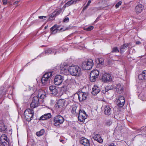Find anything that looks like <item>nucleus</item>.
<instances>
[{
	"label": "nucleus",
	"instance_id": "1",
	"mask_svg": "<svg viewBox=\"0 0 146 146\" xmlns=\"http://www.w3.org/2000/svg\"><path fill=\"white\" fill-rule=\"evenodd\" d=\"M38 97H33L32 102L30 104L31 107L32 108H34L38 106V98L43 99L46 97V93L45 92L42 90H40L38 91Z\"/></svg>",
	"mask_w": 146,
	"mask_h": 146
},
{
	"label": "nucleus",
	"instance_id": "2",
	"mask_svg": "<svg viewBox=\"0 0 146 146\" xmlns=\"http://www.w3.org/2000/svg\"><path fill=\"white\" fill-rule=\"evenodd\" d=\"M68 65L67 64H61L60 67V72L66 75L68 72L70 75L73 76V66L72 65L69 66L68 69Z\"/></svg>",
	"mask_w": 146,
	"mask_h": 146
},
{
	"label": "nucleus",
	"instance_id": "3",
	"mask_svg": "<svg viewBox=\"0 0 146 146\" xmlns=\"http://www.w3.org/2000/svg\"><path fill=\"white\" fill-rule=\"evenodd\" d=\"M63 50L64 51H66L67 50V48L64 49L63 48H60L59 49H56L55 48H47L44 50V53L46 55H49L50 54H56L57 53L60 52L62 50Z\"/></svg>",
	"mask_w": 146,
	"mask_h": 146
},
{
	"label": "nucleus",
	"instance_id": "4",
	"mask_svg": "<svg viewBox=\"0 0 146 146\" xmlns=\"http://www.w3.org/2000/svg\"><path fill=\"white\" fill-rule=\"evenodd\" d=\"M94 64L93 60L92 59L88 60L87 61L83 62L81 65L83 69L85 70H89L92 68Z\"/></svg>",
	"mask_w": 146,
	"mask_h": 146
},
{
	"label": "nucleus",
	"instance_id": "5",
	"mask_svg": "<svg viewBox=\"0 0 146 146\" xmlns=\"http://www.w3.org/2000/svg\"><path fill=\"white\" fill-rule=\"evenodd\" d=\"M52 76L51 72H46L43 75L41 80L42 83L44 85H46L50 82V79Z\"/></svg>",
	"mask_w": 146,
	"mask_h": 146
},
{
	"label": "nucleus",
	"instance_id": "6",
	"mask_svg": "<svg viewBox=\"0 0 146 146\" xmlns=\"http://www.w3.org/2000/svg\"><path fill=\"white\" fill-rule=\"evenodd\" d=\"M34 114L33 110L30 109H26L24 112V115L25 116L27 120L28 121H30L31 120Z\"/></svg>",
	"mask_w": 146,
	"mask_h": 146
},
{
	"label": "nucleus",
	"instance_id": "7",
	"mask_svg": "<svg viewBox=\"0 0 146 146\" xmlns=\"http://www.w3.org/2000/svg\"><path fill=\"white\" fill-rule=\"evenodd\" d=\"M99 71L97 70H94L92 71L90 73V79L92 82H95L96 79L98 78L99 74Z\"/></svg>",
	"mask_w": 146,
	"mask_h": 146
},
{
	"label": "nucleus",
	"instance_id": "8",
	"mask_svg": "<svg viewBox=\"0 0 146 146\" xmlns=\"http://www.w3.org/2000/svg\"><path fill=\"white\" fill-rule=\"evenodd\" d=\"M64 118L61 115H57L54 117V125L56 126H59L64 121Z\"/></svg>",
	"mask_w": 146,
	"mask_h": 146
},
{
	"label": "nucleus",
	"instance_id": "9",
	"mask_svg": "<svg viewBox=\"0 0 146 146\" xmlns=\"http://www.w3.org/2000/svg\"><path fill=\"white\" fill-rule=\"evenodd\" d=\"M82 74L80 68L78 65H74V76L78 79Z\"/></svg>",
	"mask_w": 146,
	"mask_h": 146
},
{
	"label": "nucleus",
	"instance_id": "10",
	"mask_svg": "<svg viewBox=\"0 0 146 146\" xmlns=\"http://www.w3.org/2000/svg\"><path fill=\"white\" fill-rule=\"evenodd\" d=\"M87 117V115L84 110H80L78 117V120L81 122H84Z\"/></svg>",
	"mask_w": 146,
	"mask_h": 146
},
{
	"label": "nucleus",
	"instance_id": "11",
	"mask_svg": "<svg viewBox=\"0 0 146 146\" xmlns=\"http://www.w3.org/2000/svg\"><path fill=\"white\" fill-rule=\"evenodd\" d=\"M63 80L64 77L63 76L60 75H57L55 77L54 83L55 85H59L62 84Z\"/></svg>",
	"mask_w": 146,
	"mask_h": 146
},
{
	"label": "nucleus",
	"instance_id": "12",
	"mask_svg": "<svg viewBox=\"0 0 146 146\" xmlns=\"http://www.w3.org/2000/svg\"><path fill=\"white\" fill-rule=\"evenodd\" d=\"M125 103L124 98L122 96H120L116 99V104L119 107L123 106Z\"/></svg>",
	"mask_w": 146,
	"mask_h": 146
},
{
	"label": "nucleus",
	"instance_id": "13",
	"mask_svg": "<svg viewBox=\"0 0 146 146\" xmlns=\"http://www.w3.org/2000/svg\"><path fill=\"white\" fill-rule=\"evenodd\" d=\"M104 111L105 115L109 116L112 113V107L109 105H106L104 106Z\"/></svg>",
	"mask_w": 146,
	"mask_h": 146
},
{
	"label": "nucleus",
	"instance_id": "14",
	"mask_svg": "<svg viewBox=\"0 0 146 146\" xmlns=\"http://www.w3.org/2000/svg\"><path fill=\"white\" fill-rule=\"evenodd\" d=\"M103 81L105 82H111L112 79L111 75L109 74H105L102 75V78Z\"/></svg>",
	"mask_w": 146,
	"mask_h": 146
},
{
	"label": "nucleus",
	"instance_id": "15",
	"mask_svg": "<svg viewBox=\"0 0 146 146\" xmlns=\"http://www.w3.org/2000/svg\"><path fill=\"white\" fill-rule=\"evenodd\" d=\"M58 28L59 27L56 24L54 25L50 28V31H51V34H55L57 32L58 30L61 31L63 29V28H61L59 30Z\"/></svg>",
	"mask_w": 146,
	"mask_h": 146
},
{
	"label": "nucleus",
	"instance_id": "16",
	"mask_svg": "<svg viewBox=\"0 0 146 146\" xmlns=\"http://www.w3.org/2000/svg\"><path fill=\"white\" fill-rule=\"evenodd\" d=\"M88 96L87 93L86 92H80L79 95V100L80 102H82L83 101L86 100Z\"/></svg>",
	"mask_w": 146,
	"mask_h": 146
},
{
	"label": "nucleus",
	"instance_id": "17",
	"mask_svg": "<svg viewBox=\"0 0 146 146\" xmlns=\"http://www.w3.org/2000/svg\"><path fill=\"white\" fill-rule=\"evenodd\" d=\"M80 142V143L84 146H90V145L89 140L85 137H82Z\"/></svg>",
	"mask_w": 146,
	"mask_h": 146
},
{
	"label": "nucleus",
	"instance_id": "18",
	"mask_svg": "<svg viewBox=\"0 0 146 146\" xmlns=\"http://www.w3.org/2000/svg\"><path fill=\"white\" fill-rule=\"evenodd\" d=\"M100 91V88L96 85H94L92 88V94L94 96L96 95Z\"/></svg>",
	"mask_w": 146,
	"mask_h": 146
},
{
	"label": "nucleus",
	"instance_id": "19",
	"mask_svg": "<svg viewBox=\"0 0 146 146\" xmlns=\"http://www.w3.org/2000/svg\"><path fill=\"white\" fill-rule=\"evenodd\" d=\"M50 92L54 95H56L58 93V90L54 86H50L49 87Z\"/></svg>",
	"mask_w": 146,
	"mask_h": 146
},
{
	"label": "nucleus",
	"instance_id": "20",
	"mask_svg": "<svg viewBox=\"0 0 146 146\" xmlns=\"http://www.w3.org/2000/svg\"><path fill=\"white\" fill-rule=\"evenodd\" d=\"M116 92L119 94H121L123 91V86L120 84H117L115 86Z\"/></svg>",
	"mask_w": 146,
	"mask_h": 146
},
{
	"label": "nucleus",
	"instance_id": "21",
	"mask_svg": "<svg viewBox=\"0 0 146 146\" xmlns=\"http://www.w3.org/2000/svg\"><path fill=\"white\" fill-rule=\"evenodd\" d=\"M143 8V6L141 4L137 5L135 8V11L137 14L141 13Z\"/></svg>",
	"mask_w": 146,
	"mask_h": 146
},
{
	"label": "nucleus",
	"instance_id": "22",
	"mask_svg": "<svg viewBox=\"0 0 146 146\" xmlns=\"http://www.w3.org/2000/svg\"><path fill=\"white\" fill-rule=\"evenodd\" d=\"M51 115L50 113H46L41 116L39 119V120H45L49 119Z\"/></svg>",
	"mask_w": 146,
	"mask_h": 146
},
{
	"label": "nucleus",
	"instance_id": "23",
	"mask_svg": "<svg viewBox=\"0 0 146 146\" xmlns=\"http://www.w3.org/2000/svg\"><path fill=\"white\" fill-rule=\"evenodd\" d=\"M138 78L139 80H146V70L143 71L141 74H139Z\"/></svg>",
	"mask_w": 146,
	"mask_h": 146
},
{
	"label": "nucleus",
	"instance_id": "24",
	"mask_svg": "<svg viewBox=\"0 0 146 146\" xmlns=\"http://www.w3.org/2000/svg\"><path fill=\"white\" fill-rule=\"evenodd\" d=\"M62 12V9H56L51 14L50 17L53 18L60 14Z\"/></svg>",
	"mask_w": 146,
	"mask_h": 146
},
{
	"label": "nucleus",
	"instance_id": "25",
	"mask_svg": "<svg viewBox=\"0 0 146 146\" xmlns=\"http://www.w3.org/2000/svg\"><path fill=\"white\" fill-rule=\"evenodd\" d=\"M65 101L64 100H60L57 102V104L59 108H61L64 105Z\"/></svg>",
	"mask_w": 146,
	"mask_h": 146
},
{
	"label": "nucleus",
	"instance_id": "26",
	"mask_svg": "<svg viewBox=\"0 0 146 146\" xmlns=\"http://www.w3.org/2000/svg\"><path fill=\"white\" fill-rule=\"evenodd\" d=\"M7 129L6 127L5 126L2 121H0V131H5Z\"/></svg>",
	"mask_w": 146,
	"mask_h": 146
},
{
	"label": "nucleus",
	"instance_id": "27",
	"mask_svg": "<svg viewBox=\"0 0 146 146\" xmlns=\"http://www.w3.org/2000/svg\"><path fill=\"white\" fill-rule=\"evenodd\" d=\"M128 46L127 44H125L121 46L120 52L121 53H123L126 50Z\"/></svg>",
	"mask_w": 146,
	"mask_h": 146
},
{
	"label": "nucleus",
	"instance_id": "28",
	"mask_svg": "<svg viewBox=\"0 0 146 146\" xmlns=\"http://www.w3.org/2000/svg\"><path fill=\"white\" fill-rule=\"evenodd\" d=\"M44 132V131L43 129H42L39 131L37 132L36 133V135L38 136H40L43 135Z\"/></svg>",
	"mask_w": 146,
	"mask_h": 146
},
{
	"label": "nucleus",
	"instance_id": "29",
	"mask_svg": "<svg viewBox=\"0 0 146 146\" xmlns=\"http://www.w3.org/2000/svg\"><path fill=\"white\" fill-rule=\"evenodd\" d=\"M73 3V0H71V1H68L64 5V7H68L72 4Z\"/></svg>",
	"mask_w": 146,
	"mask_h": 146
},
{
	"label": "nucleus",
	"instance_id": "30",
	"mask_svg": "<svg viewBox=\"0 0 146 146\" xmlns=\"http://www.w3.org/2000/svg\"><path fill=\"white\" fill-rule=\"evenodd\" d=\"M119 50L117 47H115L112 48V52H118Z\"/></svg>",
	"mask_w": 146,
	"mask_h": 146
},
{
	"label": "nucleus",
	"instance_id": "31",
	"mask_svg": "<svg viewBox=\"0 0 146 146\" xmlns=\"http://www.w3.org/2000/svg\"><path fill=\"white\" fill-rule=\"evenodd\" d=\"M69 18L68 17H65L62 21L63 23H67L69 22Z\"/></svg>",
	"mask_w": 146,
	"mask_h": 146
},
{
	"label": "nucleus",
	"instance_id": "32",
	"mask_svg": "<svg viewBox=\"0 0 146 146\" xmlns=\"http://www.w3.org/2000/svg\"><path fill=\"white\" fill-rule=\"evenodd\" d=\"M100 137H101L100 135L99 134H97L96 135H95L93 137L94 139L96 140L97 139H98L99 138H100Z\"/></svg>",
	"mask_w": 146,
	"mask_h": 146
},
{
	"label": "nucleus",
	"instance_id": "33",
	"mask_svg": "<svg viewBox=\"0 0 146 146\" xmlns=\"http://www.w3.org/2000/svg\"><path fill=\"white\" fill-rule=\"evenodd\" d=\"M5 93V91L4 90H0V98H1L4 95Z\"/></svg>",
	"mask_w": 146,
	"mask_h": 146
},
{
	"label": "nucleus",
	"instance_id": "34",
	"mask_svg": "<svg viewBox=\"0 0 146 146\" xmlns=\"http://www.w3.org/2000/svg\"><path fill=\"white\" fill-rule=\"evenodd\" d=\"M122 3V2L121 1H119L115 5V7L116 8H117L119 7V6L121 5Z\"/></svg>",
	"mask_w": 146,
	"mask_h": 146
},
{
	"label": "nucleus",
	"instance_id": "35",
	"mask_svg": "<svg viewBox=\"0 0 146 146\" xmlns=\"http://www.w3.org/2000/svg\"><path fill=\"white\" fill-rule=\"evenodd\" d=\"M80 92H78L77 93L75 94L74 95V97H75L76 98H78L79 99V94L80 93Z\"/></svg>",
	"mask_w": 146,
	"mask_h": 146
},
{
	"label": "nucleus",
	"instance_id": "36",
	"mask_svg": "<svg viewBox=\"0 0 146 146\" xmlns=\"http://www.w3.org/2000/svg\"><path fill=\"white\" fill-rule=\"evenodd\" d=\"M94 28V27L93 26H90L86 28V30L88 31H90L92 30Z\"/></svg>",
	"mask_w": 146,
	"mask_h": 146
},
{
	"label": "nucleus",
	"instance_id": "37",
	"mask_svg": "<svg viewBox=\"0 0 146 146\" xmlns=\"http://www.w3.org/2000/svg\"><path fill=\"white\" fill-rule=\"evenodd\" d=\"M96 140L100 143H102L103 141V139L101 137L98 139H97Z\"/></svg>",
	"mask_w": 146,
	"mask_h": 146
},
{
	"label": "nucleus",
	"instance_id": "38",
	"mask_svg": "<svg viewBox=\"0 0 146 146\" xmlns=\"http://www.w3.org/2000/svg\"><path fill=\"white\" fill-rule=\"evenodd\" d=\"M3 3L4 5H6L7 3H10L9 0H2Z\"/></svg>",
	"mask_w": 146,
	"mask_h": 146
},
{
	"label": "nucleus",
	"instance_id": "39",
	"mask_svg": "<svg viewBox=\"0 0 146 146\" xmlns=\"http://www.w3.org/2000/svg\"><path fill=\"white\" fill-rule=\"evenodd\" d=\"M46 18V17L45 16H39L38 17V18L40 19H43V20H45L46 19L45 18Z\"/></svg>",
	"mask_w": 146,
	"mask_h": 146
},
{
	"label": "nucleus",
	"instance_id": "40",
	"mask_svg": "<svg viewBox=\"0 0 146 146\" xmlns=\"http://www.w3.org/2000/svg\"><path fill=\"white\" fill-rule=\"evenodd\" d=\"M111 89L110 88L109 86H107L105 88V91L106 92H108L109 90H111Z\"/></svg>",
	"mask_w": 146,
	"mask_h": 146
},
{
	"label": "nucleus",
	"instance_id": "41",
	"mask_svg": "<svg viewBox=\"0 0 146 146\" xmlns=\"http://www.w3.org/2000/svg\"><path fill=\"white\" fill-rule=\"evenodd\" d=\"M142 94H139V98L141 99V100H145V99L144 98H141V97L142 96Z\"/></svg>",
	"mask_w": 146,
	"mask_h": 146
},
{
	"label": "nucleus",
	"instance_id": "42",
	"mask_svg": "<svg viewBox=\"0 0 146 146\" xmlns=\"http://www.w3.org/2000/svg\"><path fill=\"white\" fill-rule=\"evenodd\" d=\"M99 63L102 64V63L103 62V60L101 58L99 60Z\"/></svg>",
	"mask_w": 146,
	"mask_h": 146
},
{
	"label": "nucleus",
	"instance_id": "43",
	"mask_svg": "<svg viewBox=\"0 0 146 146\" xmlns=\"http://www.w3.org/2000/svg\"><path fill=\"white\" fill-rule=\"evenodd\" d=\"M91 0H89L88 1V3H87V6H89V5H90V4L91 3Z\"/></svg>",
	"mask_w": 146,
	"mask_h": 146
},
{
	"label": "nucleus",
	"instance_id": "44",
	"mask_svg": "<svg viewBox=\"0 0 146 146\" xmlns=\"http://www.w3.org/2000/svg\"><path fill=\"white\" fill-rule=\"evenodd\" d=\"M99 18H100V17H98L96 18V20L95 21V22H97L99 20Z\"/></svg>",
	"mask_w": 146,
	"mask_h": 146
},
{
	"label": "nucleus",
	"instance_id": "45",
	"mask_svg": "<svg viewBox=\"0 0 146 146\" xmlns=\"http://www.w3.org/2000/svg\"><path fill=\"white\" fill-rule=\"evenodd\" d=\"M71 29L70 27V26H69V27H67V28L66 29H63V31H64L66 30V29Z\"/></svg>",
	"mask_w": 146,
	"mask_h": 146
},
{
	"label": "nucleus",
	"instance_id": "46",
	"mask_svg": "<svg viewBox=\"0 0 146 146\" xmlns=\"http://www.w3.org/2000/svg\"><path fill=\"white\" fill-rule=\"evenodd\" d=\"M88 6H87L86 5V6L84 7L83 9V10H85L88 7Z\"/></svg>",
	"mask_w": 146,
	"mask_h": 146
},
{
	"label": "nucleus",
	"instance_id": "47",
	"mask_svg": "<svg viewBox=\"0 0 146 146\" xmlns=\"http://www.w3.org/2000/svg\"><path fill=\"white\" fill-rule=\"evenodd\" d=\"M142 131V130H141V128H140V129H137V132L138 133V132H140V131Z\"/></svg>",
	"mask_w": 146,
	"mask_h": 146
},
{
	"label": "nucleus",
	"instance_id": "48",
	"mask_svg": "<svg viewBox=\"0 0 146 146\" xmlns=\"http://www.w3.org/2000/svg\"><path fill=\"white\" fill-rule=\"evenodd\" d=\"M108 146H116V145H115L113 143H111Z\"/></svg>",
	"mask_w": 146,
	"mask_h": 146
},
{
	"label": "nucleus",
	"instance_id": "49",
	"mask_svg": "<svg viewBox=\"0 0 146 146\" xmlns=\"http://www.w3.org/2000/svg\"><path fill=\"white\" fill-rule=\"evenodd\" d=\"M44 53H41L40 55H39L38 56H39L40 57H41V56H43V55H44Z\"/></svg>",
	"mask_w": 146,
	"mask_h": 146
},
{
	"label": "nucleus",
	"instance_id": "50",
	"mask_svg": "<svg viewBox=\"0 0 146 146\" xmlns=\"http://www.w3.org/2000/svg\"><path fill=\"white\" fill-rule=\"evenodd\" d=\"M141 43V42L140 41H137L136 42V44H139Z\"/></svg>",
	"mask_w": 146,
	"mask_h": 146
},
{
	"label": "nucleus",
	"instance_id": "51",
	"mask_svg": "<svg viewBox=\"0 0 146 146\" xmlns=\"http://www.w3.org/2000/svg\"><path fill=\"white\" fill-rule=\"evenodd\" d=\"M18 3V1H15L14 2V4H16Z\"/></svg>",
	"mask_w": 146,
	"mask_h": 146
},
{
	"label": "nucleus",
	"instance_id": "52",
	"mask_svg": "<svg viewBox=\"0 0 146 146\" xmlns=\"http://www.w3.org/2000/svg\"><path fill=\"white\" fill-rule=\"evenodd\" d=\"M60 141L61 142H62L64 141V140H62V139H60Z\"/></svg>",
	"mask_w": 146,
	"mask_h": 146
},
{
	"label": "nucleus",
	"instance_id": "53",
	"mask_svg": "<svg viewBox=\"0 0 146 146\" xmlns=\"http://www.w3.org/2000/svg\"><path fill=\"white\" fill-rule=\"evenodd\" d=\"M47 27H48V26H45V27H44V29H46L47 28Z\"/></svg>",
	"mask_w": 146,
	"mask_h": 146
},
{
	"label": "nucleus",
	"instance_id": "54",
	"mask_svg": "<svg viewBox=\"0 0 146 146\" xmlns=\"http://www.w3.org/2000/svg\"><path fill=\"white\" fill-rule=\"evenodd\" d=\"M36 20H35V21H33V22L34 23H35L36 21Z\"/></svg>",
	"mask_w": 146,
	"mask_h": 146
},
{
	"label": "nucleus",
	"instance_id": "55",
	"mask_svg": "<svg viewBox=\"0 0 146 146\" xmlns=\"http://www.w3.org/2000/svg\"><path fill=\"white\" fill-rule=\"evenodd\" d=\"M75 82L76 84H78V83H77V82L76 81H75Z\"/></svg>",
	"mask_w": 146,
	"mask_h": 146
},
{
	"label": "nucleus",
	"instance_id": "56",
	"mask_svg": "<svg viewBox=\"0 0 146 146\" xmlns=\"http://www.w3.org/2000/svg\"><path fill=\"white\" fill-rule=\"evenodd\" d=\"M72 111H73V108H72Z\"/></svg>",
	"mask_w": 146,
	"mask_h": 146
},
{
	"label": "nucleus",
	"instance_id": "57",
	"mask_svg": "<svg viewBox=\"0 0 146 146\" xmlns=\"http://www.w3.org/2000/svg\"><path fill=\"white\" fill-rule=\"evenodd\" d=\"M72 96H73V95H72V96H70V97L72 98Z\"/></svg>",
	"mask_w": 146,
	"mask_h": 146
},
{
	"label": "nucleus",
	"instance_id": "58",
	"mask_svg": "<svg viewBox=\"0 0 146 146\" xmlns=\"http://www.w3.org/2000/svg\"><path fill=\"white\" fill-rule=\"evenodd\" d=\"M73 108H74V109H75V108L74 107H73Z\"/></svg>",
	"mask_w": 146,
	"mask_h": 146
},
{
	"label": "nucleus",
	"instance_id": "59",
	"mask_svg": "<svg viewBox=\"0 0 146 146\" xmlns=\"http://www.w3.org/2000/svg\"><path fill=\"white\" fill-rule=\"evenodd\" d=\"M36 80H37V79H36Z\"/></svg>",
	"mask_w": 146,
	"mask_h": 146
}]
</instances>
